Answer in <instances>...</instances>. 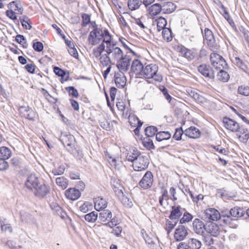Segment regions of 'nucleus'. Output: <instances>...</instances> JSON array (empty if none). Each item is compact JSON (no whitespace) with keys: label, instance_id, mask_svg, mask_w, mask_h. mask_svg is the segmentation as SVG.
Instances as JSON below:
<instances>
[{"label":"nucleus","instance_id":"obj_1","mask_svg":"<svg viewBox=\"0 0 249 249\" xmlns=\"http://www.w3.org/2000/svg\"><path fill=\"white\" fill-rule=\"evenodd\" d=\"M106 52L108 54L112 61H116V66L121 72L127 71L130 67L131 57L128 54H124L123 51L115 44L107 46Z\"/></svg>","mask_w":249,"mask_h":249},{"label":"nucleus","instance_id":"obj_2","mask_svg":"<svg viewBox=\"0 0 249 249\" xmlns=\"http://www.w3.org/2000/svg\"><path fill=\"white\" fill-rule=\"evenodd\" d=\"M158 71V67L156 64H150L144 67L141 76L146 79L152 78L155 81L161 82L162 77Z\"/></svg>","mask_w":249,"mask_h":249},{"label":"nucleus","instance_id":"obj_3","mask_svg":"<svg viewBox=\"0 0 249 249\" xmlns=\"http://www.w3.org/2000/svg\"><path fill=\"white\" fill-rule=\"evenodd\" d=\"M212 65L216 70H222L226 68L227 64L223 57L218 53H212L210 57Z\"/></svg>","mask_w":249,"mask_h":249},{"label":"nucleus","instance_id":"obj_4","mask_svg":"<svg viewBox=\"0 0 249 249\" xmlns=\"http://www.w3.org/2000/svg\"><path fill=\"white\" fill-rule=\"evenodd\" d=\"M149 162L148 158L146 155L142 154L139 155V157L133 162V169L136 171L145 170L148 167Z\"/></svg>","mask_w":249,"mask_h":249},{"label":"nucleus","instance_id":"obj_5","mask_svg":"<svg viewBox=\"0 0 249 249\" xmlns=\"http://www.w3.org/2000/svg\"><path fill=\"white\" fill-rule=\"evenodd\" d=\"M103 31L98 28H95L91 31L88 37V41L91 45H95L102 40Z\"/></svg>","mask_w":249,"mask_h":249},{"label":"nucleus","instance_id":"obj_6","mask_svg":"<svg viewBox=\"0 0 249 249\" xmlns=\"http://www.w3.org/2000/svg\"><path fill=\"white\" fill-rule=\"evenodd\" d=\"M221 217L220 213L214 208H208L202 214V218L207 222L217 221Z\"/></svg>","mask_w":249,"mask_h":249},{"label":"nucleus","instance_id":"obj_7","mask_svg":"<svg viewBox=\"0 0 249 249\" xmlns=\"http://www.w3.org/2000/svg\"><path fill=\"white\" fill-rule=\"evenodd\" d=\"M204 37L207 41V43L212 51L214 52L219 49V46L216 42L212 32L208 28H205L204 30Z\"/></svg>","mask_w":249,"mask_h":249},{"label":"nucleus","instance_id":"obj_8","mask_svg":"<svg viewBox=\"0 0 249 249\" xmlns=\"http://www.w3.org/2000/svg\"><path fill=\"white\" fill-rule=\"evenodd\" d=\"M63 145L67 148L68 151L72 150L74 146L75 138L72 135L62 133L59 139Z\"/></svg>","mask_w":249,"mask_h":249},{"label":"nucleus","instance_id":"obj_9","mask_svg":"<svg viewBox=\"0 0 249 249\" xmlns=\"http://www.w3.org/2000/svg\"><path fill=\"white\" fill-rule=\"evenodd\" d=\"M153 180V175L152 172L147 171L139 182V185L143 189H147L152 186Z\"/></svg>","mask_w":249,"mask_h":249},{"label":"nucleus","instance_id":"obj_10","mask_svg":"<svg viewBox=\"0 0 249 249\" xmlns=\"http://www.w3.org/2000/svg\"><path fill=\"white\" fill-rule=\"evenodd\" d=\"M223 123L226 128L231 132H237L240 130L241 127L239 124L232 119L228 117H224Z\"/></svg>","mask_w":249,"mask_h":249},{"label":"nucleus","instance_id":"obj_11","mask_svg":"<svg viewBox=\"0 0 249 249\" xmlns=\"http://www.w3.org/2000/svg\"><path fill=\"white\" fill-rule=\"evenodd\" d=\"M188 232L184 226L179 225L175 230L174 237L176 241L183 240L188 235Z\"/></svg>","mask_w":249,"mask_h":249},{"label":"nucleus","instance_id":"obj_12","mask_svg":"<svg viewBox=\"0 0 249 249\" xmlns=\"http://www.w3.org/2000/svg\"><path fill=\"white\" fill-rule=\"evenodd\" d=\"M206 228L204 222L199 219L196 218L193 222V230L198 235H203Z\"/></svg>","mask_w":249,"mask_h":249},{"label":"nucleus","instance_id":"obj_13","mask_svg":"<svg viewBox=\"0 0 249 249\" xmlns=\"http://www.w3.org/2000/svg\"><path fill=\"white\" fill-rule=\"evenodd\" d=\"M197 69L198 71L206 77L213 79L215 77L214 71L209 65H200L198 67Z\"/></svg>","mask_w":249,"mask_h":249},{"label":"nucleus","instance_id":"obj_14","mask_svg":"<svg viewBox=\"0 0 249 249\" xmlns=\"http://www.w3.org/2000/svg\"><path fill=\"white\" fill-rule=\"evenodd\" d=\"M39 184V179L35 174L28 176L25 183V186L29 190H35Z\"/></svg>","mask_w":249,"mask_h":249},{"label":"nucleus","instance_id":"obj_15","mask_svg":"<svg viewBox=\"0 0 249 249\" xmlns=\"http://www.w3.org/2000/svg\"><path fill=\"white\" fill-rule=\"evenodd\" d=\"M50 187L45 184H39L34 190V194L38 197H44L49 193Z\"/></svg>","mask_w":249,"mask_h":249},{"label":"nucleus","instance_id":"obj_16","mask_svg":"<svg viewBox=\"0 0 249 249\" xmlns=\"http://www.w3.org/2000/svg\"><path fill=\"white\" fill-rule=\"evenodd\" d=\"M8 7L9 10H7L6 11V16H9V12H11V13L12 14V16L22 14L23 8H22L20 4L17 3L15 1L10 2L8 4Z\"/></svg>","mask_w":249,"mask_h":249},{"label":"nucleus","instance_id":"obj_17","mask_svg":"<svg viewBox=\"0 0 249 249\" xmlns=\"http://www.w3.org/2000/svg\"><path fill=\"white\" fill-rule=\"evenodd\" d=\"M66 197L71 200H75L81 196L80 192L74 188H69L65 193Z\"/></svg>","mask_w":249,"mask_h":249},{"label":"nucleus","instance_id":"obj_18","mask_svg":"<svg viewBox=\"0 0 249 249\" xmlns=\"http://www.w3.org/2000/svg\"><path fill=\"white\" fill-rule=\"evenodd\" d=\"M120 72L115 74V82L118 88H122L125 85L126 79L124 74V72Z\"/></svg>","mask_w":249,"mask_h":249},{"label":"nucleus","instance_id":"obj_19","mask_svg":"<svg viewBox=\"0 0 249 249\" xmlns=\"http://www.w3.org/2000/svg\"><path fill=\"white\" fill-rule=\"evenodd\" d=\"M143 68L144 66L139 60L135 59L132 62L131 70L136 75H141Z\"/></svg>","mask_w":249,"mask_h":249},{"label":"nucleus","instance_id":"obj_20","mask_svg":"<svg viewBox=\"0 0 249 249\" xmlns=\"http://www.w3.org/2000/svg\"><path fill=\"white\" fill-rule=\"evenodd\" d=\"M206 231L212 236H217L220 233L218 226L214 223H211L206 226Z\"/></svg>","mask_w":249,"mask_h":249},{"label":"nucleus","instance_id":"obj_21","mask_svg":"<svg viewBox=\"0 0 249 249\" xmlns=\"http://www.w3.org/2000/svg\"><path fill=\"white\" fill-rule=\"evenodd\" d=\"M184 134L190 138L196 139L200 136V132L196 127L191 126L184 131Z\"/></svg>","mask_w":249,"mask_h":249},{"label":"nucleus","instance_id":"obj_22","mask_svg":"<svg viewBox=\"0 0 249 249\" xmlns=\"http://www.w3.org/2000/svg\"><path fill=\"white\" fill-rule=\"evenodd\" d=\"M181 208L180 206H173L170 214L169 216L170 219H175L178 221V219L182 214L181 211Z\"/></svg>","mask_w":249,"mask_h":249},{"label":"nucleus","instance_id":"obj_23","mask_svg":"<svg viewBox=\"0 0 249 249\" xmlns=\"http://www.w3.org/2000/svg\"><path fill=\"white\" fill-rule=\"evenodd\" d=\"M94 202L95 209L98 211L104 209L107 205V201L105 199L100 197L95 198Z\"/></svg>","mask_w":249,"mask_h":249},{"label":"nucleus","instance_id":"obj_24","mask_svg":"<svg viewBox=\"0 0 249 249\" xmlns=\"http://www.w3.org/2000/svg\"><path fill=\"white\" fill-rule=\"evenodd\" d=\"M186 243L189 249H200L202 246L201 242L196 238H190Z\"/></svg>","mask_w":249,"mask_h":249},{"label":"nucleus","instance_id":"obj_25","mask_svg":"<svg viewBox=\"0 0 249 249\" xmlns=\"http://www.w3.org/2000/svg\"><path fill=\"white\" fill-rule=\"evenodd\" d=\"M129 122L130 124L133 127L137 126L135 129V133H136V131L139 129L142 125V122L139 120V118L135 115H129L128 117Z\"/></svg>","mask_w":249,"mask_h":249},{"label":"nucleus","instance_id":"obj_26","mask_svg":"<svg viewBox=\"0 0 249 249\" xmlns=\"http://www.w3.org/2000/svg\"><path fill=\"white\" fill-rule=\"evenodd\" d=\"M189 94L195 100L199 103H203L206 102V99L199 94V92L196 89H191L189 91Z\"/></svg>","mask_w":249,"mask_h":249},{"label":"nucleus","instance_id":"obj_27","mask_svg":"<svg viewBox=\"0 0 249 249\" xmlns=\"http://www.w3.org/2000/svg\"><path fill=\"white\" fill-rule=\"evenodd\" d=\"M176 6L172 2L168 1L164 4L162 8V14H169L173 12L176 9Z\"/></svg>","mask_w":249,"mask_h":249},{"label":"nucleus","instance_id":"obj_28","mask_svg":"<svg viewBox=\"0 0 249 249\" xmlns=\"http://www.w3.org/2000/svg\"><path fill=\"white\" fill-rule=\"evenodd\" d=\"M161 196L159 197V203L160 206L165 208L167 205L168 200V192L163 187L161 188Z\"/></svg>","mask_w":249,"mask_h":249},{"label":"nucleus","instance_id":"obj_29","mask_svg":"<svg viewBox=\"0 0 249 249\" xmlns=\"http://www.w3.org/2000/svg\"><path fill=\"white\" fill-rule=\"evenodd\" d=\"M112 214L110 211L108 210H104L99 213V219L102 222H107L112 217Z\"/></svg>","mask_w":249,"mask_h":249},{"label":"nucleus","instance_id":"obj_30","mask_svg":"<svg viewBox=\"0 0 249 249\" xmlns=\"http://www.w3.org/2000/svg\"><path fill=\"white\" fill-rule=\"evenodd\" d=\"M171 134L169 131H160L157 133L156 139L158 142H162L171 138Z\"/></svg>","mask_w":249,"mask_h":249},{"label":"nucleus","instance_id":"obj_31","mask_svg":"<svg viewBox=\"0 0 249 249\" xmlns=\"http://www.w3.org/2000/svg\"><path fill=\"white\" fill-rule=\"evenodd\" d=\"M141 154L137 149H133L127 153L126 158L128 161L133 162L139 157V155Z\"/></svg>","mask_w":249,"mask_h":249},{"label":"nucleus","instance_id":"obj_32","mask_svg":"<svg viewBox=\"0 0 249 249\" xmlns=\"http://www.w3.org/2000/svg\"><path fill=\"white\" fill-rule=\"evenodd\" d=\"M12 151L8 147L1 146L0 147V159L7 160L12 156Z\"/></svg>","mask_w":249,"mask_h":249},{"label":"nucleus","instance_id":"obj_33","mask_svg":"<svg viewBox=\"0 0 249 249\" xmlns=\"http://www.w3.org/2000/svg\"><path fill=\"white\" fill-rule=\"evenodd\" d=\"M148 11L150 16H157L162 11L161 6L160 4L155 3L149 8Z\"/></svg>","mask_w":249,"mask_h":249},{"label":"nucleus","instance_id":"obj_34","mask_svg":"<svg viewBox=\"0 0 249 249\" xmlns=\"http://www.w3.org/2000/svg\"><path fill=\"white\" fill-rule=\"evenodd\" d=\"M178 220L175 219H167L166 221L165 229L168 234L173 230L178 223Z\"/></svg>","mask_w":249,"mask_h":249},{"label":"nucleus","instance_id":"obj_35","mask_svg":"<svg viewBox=\"0 0 249 249\" xmlns=\"http://www.w3.org/2000/svg\"><path fill=\"white\" fill-rule=\"evenodd\" d=\"M111 59L108 54H102L100 57V62L104 67H107L111 63Z\"/></svg>","mask_w":249,"mask_h":249},{"label":"nucleus","instance_id":"obj_36","mask_svg":"<svg viewBox=\"0 0 249 249\" xmlns=\"http://www.w3.org/2000/svg\"><path fill=\"white\" fill-rule=\"evenodd\" d=\"M218 70L219 71V72L217 75V79L224 82H227L230 78V75L229 73L226 71H224L223 69Z\"/></svg>","mask_w":249,"mask_h":249},{"label":"nucleus","instance_id":"obj_37","mask_svg":"<svg viewBox=\"0 0 249 249\" xmlns=\"http://www.w3.org/2000/svg\"><path fill=\"white\" fill-rule=\"evenodd\" d=\"M142 4L141 0H128L127 5L129 9L131 10H135L139 8Z\"/></svg>","mask_w":249,"mask_h":249},{"label":"nucleus","instance_id":"obj_38","mask_svg":"<svg viewBox=\"0 0 249 249\" xmlns=\"http://www.w3.org/2000/svg\"><path fill=\"white\" fill-rule=\"evenodd\" d=\"M228 213L230 214L231 216L239 217L243 215V211L238 207H234L229 211Z\"/></svg>","mask_w":249,"mask_h":249},{"label":"nucleus","instance_id":"obj_39","mask_svg":"<svg viewBox=\"0 0 249 249\" xmlns=\"http://www.w3.org/2000/svg\"><path fill=\"white\" fill-rule=\"evenodd\" d=\"M162 36L163 39L167 42L171 41L173 39L171 31L168 28L163 29L162 32Z\"/></svg>","mask_w":249,"mask_h":249},{"label":"nucleus","instance_id":"obj_40","mask_svg":"<svg viewBox=\"0 0 249 249\" xmlns=\"http://www.w3.org/2000/svg\"><path fill=\"white\" fill-rule=\"evenodd\" d=\"M56 183L63 189H65L68 185V181L64 177H61L56 178Z\"/></svg>","mask_w":249,"mask_h":249},{"label":"nucleus","instance_id":"obj_41","mask_svg":"<svg viewBox=\"0 0 249 249\" xmlns=\"http://www.w3.org/2000/svg\"><path fill=\"white\" fill-rule=\"evenodd\" d=\"M98 218V213L95 212H92L85 215L86 221L91 223H94Z\"/></svg>","mask_w":249,"mask_h":249},{"label":"nucleus","instance_id":"obj_42","mask_svg":"<svg viewBox=\"0 0 249 249\" xmlns=\"http://www.w3.org/2000/svg\"><path fill=\"white\" fill-rule=\"evenodd\" d=\"M233 63L244 71H246L247 67L245 63L238 57H235L233 60Z\"/></svg>","mask_w":249,"mask_h":249},{"label":"nucleus","instance_id":"obj_43","mask_svg":"<svg viewBox=\"0 0 249 249\" xmlns=\"http://www.w3.org/2000/svg\"><path fill=\"white\" fill-rule=\"evenodd\" d=\"M157 131V128L154 126H148L145 129V135L148 137L154 136L156 134H157L156 133Z\"/></svg>","mask_w":249,"mask_h":249},{"label":"nucleus","instance_id":"obj_44","mask_svg":"<svg viewBox=\"0 0 249 249\" xmlns=\"http://www.w3.org/2000/svg\"><path fill=\"white\" fill-rule=\"evenodd\" d=\"M105 49V46L104 43H101L98 47L93 49V54L96 57L101 56L102 52Z\"/></svg>","mask_w":249,"mask_h":249},{"label":"nucleus","instance_id":"obj_45","mask_svg":"<svg viewBox=\"0 0 249 249\" xmlns=\"http://www.w3.org/2000/svg\"><path fill=\"white\" fill-rule=\"evenodd\" d=\"M19 19L22 26L26 29L30 30L32 28L31 23L27 17H20Z\"/></svg>","mask_w":249,"mask_h":249},{"label":"nucleus","instance_id":"obj_46","mask_svg":"<svg viewBox=\"0 0 249 249\" xmlns=\"http://www.w3.org/2000/svg\"><path fill=\"white\" fill-rule=\"evenodd\" d=\"M103 37L102 40H103L104 42L107 43V45H109V44H111V36L107 30L103 31Z\"/></svg>","mask_w":249,"mask_h":249},{"label":"nucleus","instance_id":"obj_47","mask_svg":"<svg viewBox=\"0 0 249 249\" xmlns=\"http://www.w3.org/2000/svg\"><path fill=\"white\" fill-rule=\"evenodd\" d=\"M184 56L189 60H193L196 56V53L192 50L185 49L182 51Z\"/></svg>","mask_w":249,"mask_h":249},{"label":"nucleus","instance_id":"obj_48","mask_svg":"<svg viewBox=\"0 0 249 249\" xmlns=\"http://www.w3.org/2000/svg\"><path fill=\"white\" fill-rule=\"evenodd\" d=\"M238 93L245 96H249V87L244 85L239 86L238 88Z\"/></svg>","mask_w":249,"mask_h":249},{"label":"nucleus","instance_id":"obj_49","mask_svg":"<svg viewBox=\"0 0 249 249\" xmlns=\"http://www.w3.org/2000/svg\"><path fill=\"white\" fill-rule=\"evenodd\" d=\"M123 204L126 207H131L133 206V203L130 199L127 197L125 194L120 199Z\"/></svg>","mask_w":249,"mask_h":249},{"label":"nucleus","instance_id":"obj_50","mask_svg":"<svg viewBox=\"0 0 249 249\" xmlns=\"http://www.w3.org/2000/svg\"><path fill=\"white\" fill-rule=\"evenodd\" d=\"M193 219L192 214L188 212L184 213L183 217L180 219V223L183 224L191 221Z\"/></svg>","mask_w":249,"mask_h":249},{"label":"nucleus","instance_id":"obj_51","mask_svg":"<svg viewBox=\"0 0 249 249\" xmlns=\"http://www.w3.org/2000/svg\"><path fill=\"white\" fill-rule=\"evenodd\" d=\"M143 145L148 150H151L155 149V146L154 145L153 141L150 138H148L146 140H144L143 141Z\"/></svg>","mask_w":249,"mask_h":249},{"label":"nucleus","instance_id":"obj_52","mask_svg":"<svg viewBox=\"0 0 249 249\" xmlns=\"http://www.w3.org/2000/svg\"><path fill=\"white\" fill-rule=\"evenodd\" d=\"M184 133L183 131L182 127L178 128L176 129L175 133L173 135V138L177 141H179L181 139V136Z\"/></svg>","mask_w":249,"mask_h":249},{"label":"nucleus","instance_id":"obj_53","mask_svg":"<svg viewBox=\"0 0 249 249\" xmlns=\"http://www.w3.org/2000/svg\"><path fill=\"white\" fill-rule=\"evenodd\" d=\"M67 91H68L70 95H71L74 97H77L78 96V92L74 87L70 86L66 88Z\"/></svg>","mask_w":249,"mask_h":249},{"label":"nucleus","instance_id":"obj_54","mask_svg":"<svg viewBox=\"0 0 249 249\" xmlns=\"http://www.w3.org/2000/svg\"><path fill=\"white\" fill-rule=\"evenodd\" d=\"M188 193H189L190 196L191 197L192 199H193V201L194 202L197 203L199 200H202L203 199L204 196L201 194H199L198 195H195L189 190H188Z\"/></svg>","mask_w":249,"mask_h":249},{"label":"nucleus","instance_id":"obj_55","mask_svg":"<svg viewBox=\"0 0 249 249\" xmlns=\"http://www.w3.org/2000/svg\"><path fill=\"white\" fill-rule=\"evenodd\" d=\"M5 245L7 246L8 248L11 249H21L22 247L20 246H18V247L16 246V243L13 240H8L6 243Z\"/></svg>","mask_w":249,"mask_h":249},{"label":"nucleus","instance_id":"obj_56","mask_svg":"<svg viewBox=\"0 0 249 249\" xmlns=\"http://www.w3.org/2000/svg\"><path fill=\"white\" fill-rule=\"evenodd\" d=\"M65 170V166L61 165L57 169H53L52 171V173H53L55 176L62 175L64 173Z\"/></svg>","mask_w":249,"mask_h":249},{"label":"nucleus","instance_id":"obj_57","mask_svg":"<svg viewBox=\"0 0 249 249\" xmlns=\"http://www.w3.org/2000/svg\"><path fill=\"white\" fill-rule=\"evenodd\" d=\"M203 240L206 246H209L213 243V240L212 237V235H207L203 236Z\"/></svg>","mask_w":249,"mask_h":249},{"label":"nucleus","instance_id":"obj_58","mask_svg":"<svg viewBox=\"0 0 249 249\" xmlns=\"http://www.w3.org/2000/svg\"><path fill=\"white\" fill-rule=\"evenodd\" d=\"M33 47L37 52H40L43 49V44L41 42H36L33 43Z\"/></svg>","mask_w":249,"mask_h":249},{"label":"nucleus","instance_id":"obj_59","mask_svg":"<svg viewBox=\"0 0 249 249\" xmlns=\"http://www.w3.org/2000/svg\"><path fill=\"white\" fill-rule=\"evenodd\" d=\"M106 157H107V160H108L109 163L110 164V165L112 167L116 168V166H117V162L116 159L110 156L108 154H106Z\"/></svg>","mask_w":249,"mask_h":249},{"label":"nucleus","instance_id":"obj_60","mask_svg":"<svg viewBox=\"0 0 249 249\" xmlns=\"http://www.w3.org/2000/svg\"><path fill=\"white\" fill-rule=\"evenodd\" d=\"M238 137L241 142L244 143H249V133H246L243 136L239 135Z\"/></svg>","mask_w":249,"mask_h":249},{"label":"nucleus","instance_id":"obj_61","mask_svg":"<svg viewBox=\"0 0 249 249\" xmlns=\"http://www.w3.org/2000/svg\"><path fill=\"white\" fill-rule=\"evenodd\" d=\"M91 207V205L89 204L88 202H85L80 207L79 209L81 212L86 213L89 211Z\"/></svg>","mask_w":249,"mask_h":249},{"label":"nucleus","instance_id":"obj_62","mask_svg":"<svg viewBox=\"0 0 249 249\" xmlns=\"http://www.w3.org/2000/svg\"><path fill=\"white\" fill-rule=\"evenodd\" d=\"M6 160L0 159V170H5L8 169L9 164Z\"/></svg>","mask_w":249,"mask_h":249},{"label":"nucleus","instance_id":"obj_63","mask_svg":"<svg viewBox=\"0 0 249 249\" xmlns=\"http://www.w3.org/2000/svg\"><path fill=\"white\" fill-rule=\"evenodd\" d=\"M157 25L162 26V27H165L167 25V21L165 18L163 17H160L157 20Z\"/></svg>","mask_w":249,"mask_h":249},{"label":"nucleus","instance_id":"obj_64","mask_svg":"<svg viewBox=\"0 0 249 249\" xmlns=\"http://www.w3.org/2000/svg\"><path fill=\"white\" fill-rule=\"evenodd\" d=\"M122 228L121 226H117L114 228L111 231L112 233L114 234L116 236H120L122 233Z\"/></svg>","mask_w":249,"mask_h":249}]
</instances>
